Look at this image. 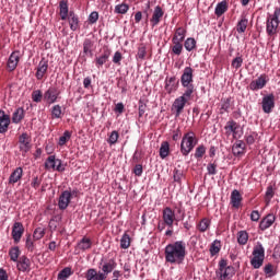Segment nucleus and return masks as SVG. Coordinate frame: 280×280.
<instances>
[{
  "mask_svg": "<svg viewBox=\"0 0 280 280\" xmlns=\"http://www.w3.org/2000/svg\"><path fill=\"white\" fill-rule=\"evenodd\" d=\"M187 257V243L185 241H175L164 248V259L166 264L180 266Z\"/></svg>",
  "mask_w": 280,
  "mask_h": 280,
  "instance_id": "f257e3e1",
  "label": "nucleus"
},
{
  "mask_svg": "<svg viewBox=\"0 0 280 280\" xmlns=\"http://www.w3.org/2000/svg\"><path fill=\"white\" fill-rule=\"evenodd\" d=\"M198 145V138L194 131L186 132L180 142V152L183 156H189L190 152Z\"/></svg>",
  "mask_w": 280,
  "mask_h": 280,
  "instance_id": "f03ea898",
  "label": "nucleus"
},
{
  "mask_svg": "<svg viewBox=\"0 0 280 280\" xmlns=\"http://www.w3.org/2000/svg\"><path fill=\"white\" fill-rule=\"evenodd\" d=\"M280 23V8H276L273 14L267 16L266 32L267 36H277Z\"/></svg>",
  "mask_w": 280,
  "mask_h": 280,
  "instance_id": "7ed1b4c3",
  "label": "nucleus"
},
{
  "mask_svg": "<svg viewBox=\"0 0 280 280\" xmlns=\"http://www.w3.org/2000/svg\"><path fill=\"white\" fill-rule=\"evenodd\" d=\"M252 255L250 266H253L255 270H258V268L264 266V259H266V249L264 248V245L258 242L254 246Z\"/></svg>",
  "mask_w": 280,
  "mask_h": 280,
  "instance_id": "20e7f679",
  "label": "nucleus"
},
{
  "mask_svg": "<svg viewBox=\"0 0 280 280\" xmlns=\"http://www.w3.org/2000/svg\"><path fill=\"white\" fill-rule=\"evenodd\" d=\"M215 275L219 280H230L235 276V268L233 266H229L226 259H221Z\"/></svg>",
  "mask_w": 280,
  "mask_h": 280,
  "instance_id": "39448f33",
  "label": "nucleus"
},
{
  "mask_svg": "<svg viewBox=\"0 0 280 280\" xmlns=\"http://www.w3.org/2000/svg\"><path fill=\"white\" fill-rule=\"evenodd\" d=\"M192 95L194 94H191L190 92H184L183 95L175 98L172 105V110L175 112V117H180L183 110H185V106H187V102L191 100Z\"/></svg>",
  "mask_w": 280,
  "mask_h": 280,
  "instance_id": "423d86ee",
  "label": "nucleus"
},
{
  "mask_svg": "<svg viewBox=\"0 0 280 280\" xmlns=\"http://www.w3.org/2000/svg\"><path fill=\"white\" fill-rule=\"evenodd\" d=\"M180 84L185 90V92H190L194 94V69L191 67H186L180 77Z\"/></svg>",
  "mask_w": 280,
  "mask_h": 280,
  "instance_id": "0eeeda50",
  "label": "nucleus"
},
{
  "mask_svg": "<svg viewBox=\"0 0 280 280\" xmlns=\"http://www.w3.org/2000/svg\"><path fill=\"white\" fill-rule=\"evenodd\" d=\"M45 170L48 172H65V166L62 165V160L56 159V155H49L44 164Z\"/></svg>",
  "mask_w": 280,
  "mask_h": 280,
  "instance_id": "6e6552de",
  "label": "nucleus"
},
{
  "mask_svg": "<svg viewBox=\"0 0 280 280\" xmlns=\"http://www.w3.org/2000/svg\"><path fill=\"white\" fill-rule=\"evenodd\" d=\"M268 82H270L268 74L262 73L257 79L250 81L248 89L253 92L261 91V89H266V84H268Z\"/></svg>",
  "mask_w": 280,
  "mask_h": 280,
  "instance_id": "1a4fd4ad",
  "label": "nucleus"
},
{
  "mask_svg": "<svg viewBox=\"0 0 280 280\" xmlns=\"http://www.w3.org/2000/svg\"><path fill=\"white\" fill-rule=\"evenodd\" d=\"M19 149L23 156H25L27 152L32 150V138L30 135H27V132H23L19 137Z\"/></svg>",
  "mask_w": 280,
  "mask_h": 280,
  "instance_id": "9d476101",
  "label": "nucleus"
},
{
  "mask_svg": "<svg viewBox=\"0 0 280 280\" xmlns=\"http://www.w3.org/2000/svg\"><path fill=\"white\" fill-rule=\"evenodd\" d=\"M75 194H78L75 190H65L61 192L58 200V207L61 211H65V209L69 207V205L71 203V199L73 198V196H75Z\"/></svg>",
  "mask_w": 280,
  "mask_h": 280,
  "instance_id": "9b49d317",
  "label": "nucleus"
},
{
  "mask_svg": "<svg viewBox=\"0 0 280 280\" xmlns=\"http://www.w3.org/2000/svg\"><path fill=\"white\" fill-rule=\"evenodd\" d=\"M162 220L168 229H174V220H176V212L172 208L166 207L162 211Z\"/></svg>",
  "mask_w": 280,
  "mask_h": 280,
  "instance_id": "f8f14e48",
  "label": "nucleus"
},
{
  "mask_svg": "<svg viewBox=\"0 0 280 280\" xmlns=\"http://www.w3.org/2000/svg\"><path fill=\"white\" fill-rule=\"evenodd\" d=\"M164 89L168 95H172V93H176L178 91V86L180 84V81L176 79V77H166L164 81Z\"/></svg>",
  "mask_w": 280,
  "mask_h": 280,
  "instance_id": "ddd939ff",
  "label": "nucleus"
},
{
  "mask_svg": "<svg viewBox=\"0 0 280 280\" xmlns=\"http://www.w3.org/2000/svg\"><path fill=\"white\" fill-rule=\"evenodd\" d=\"M110 54H113L110 48L104 47L101 55L95 57V60H94L95 67L97 69H102L104 67V65H106L108 59L110 58Z\"/></svg>",
  "mask_w": 280,
  "mask_h": 280,
  "instance_id": "4468645a",
  "label": "nucleus"
},
{
  "mask_svg": "<svg viewBox=\"0 0 280 280\" xmlns=\"http://www.w3.org/2000/svg\"><path fill=\"white\" fill-rule=\"evenodd\" d=\"M262 112L270 115L275 109V94H267L262 97L261 102Z\"/></svg>",
  "mask_w": 280,
  "mask_h": 280,
  "instance_id": "2eb2a0df",
  "label": "nucleus"
},
{
  "mask_svg": "<svg viewBox=\"0 0 280 280\" xmlns=\"http://www.w3.org/2000/svg\"><path fill=\"white\" fill-rule=\"evenodd\" d=\"M58 97H60V91H58L57 88L54 86H50L44 93V101H46L47 104H56V102H58Z\"/></svg>",
  "mask_w": 280,
  "mask_h": 280,
  "instance_id": "dca6fc26",
  "label": "nucleus"
},
{
  "mask_svg": "<svg viewBox=\"0 0 280 280\" xmlns=\"http://www.w3.org/2000/svg\"><path fill=\"white\" fill-rule=\"evenodd\" d=\"M164 14L165 12L163 11V8H161V5H156L154 8L152 16L150 19V25L152 30H154V27H156V25L161 23V19H163Z\"/></svg>",
  "mask_w": 280,
  "mask_h": 280,
  "instance_id": "f3484780",
  "label": "nucleus"
},
{
  "mask_svg": "<svg viewBox=\"0 0 280 280\" xmlns=\"http://www.w3.org/2000/svg\"><path fill=\"white\" fill-rule=\"evenodd\" d=\"M15 262L20 272H30L32 270V260L27 256H21Z\"/></svg>",
  "mask_w": 280,
  "mask_h": 280,
  "instance_id": "a211bd4d",
  "label": "nucleus"
},
{
  "mask_svg": "<svg viewBox=\"0 0 280 280\" xmlns=\"http://www.w3.org/2000/svg\"><path fill=\"white\" fill-rule=\"evenodd\" d=\"M23 233H25V228H23V223L15 222L13 224L12 232H11V235L15 244H19V242H21V237H23Z\"/></svg>",
  "mask_w": 280,
  "mask_h": 280,
  "instance_id": "6ab92c4d",
  "label": "nucleus"
},
{
  "mask_svg": "<svg viewBox=\"0 0 280 280\" xmlns=\"http://www.w3.org/2000/svg\"><path fill=\"white\" fill-rule=\"evenodd\" d=\"M232 154L234 156H244L246 154V143L243 140H236L232 145Z\"/></svg>",
  "mask_w": 280,
  "mask_h": 280,
  "instance_id": "aec40b11",
  "label": "nucleus"
},
{
  "mask_svg": "<svg viewBox=\"0 0 280 280\" xmlns=\"http://www.w3.org/2000/svg\"><path fill=\"white\" fill-rule=\"evenodd\" d=\"M47 69H49V61L43 58L37 66L35 78L37 80H43V78H45V73H47Z\"/></svg>",
  "mask_w": 280,
  "mask_h": 280,
  "instance_id": "412c9836",
  "label": "nucleus"
},
{
  "mask_svg": "<svg viewBox=\"0 0 280 280\" xmlns=\"http://www.w3.org/2000/svg\"><path fill=\"white\" fill-rule=\"evenodd\" d=\"M10 128V115L0 109V135H5Z\"/></svg>",
  "mask_w": 280,
  "mask_h": 280,
  "instance_id": "4be33fe9",
  "label": "nucleus"
},
{
  "mask_svg": "<svg viewBox=\"0 0 280 280\" xmlns=\"http://www.w3.org/2000/svg\"><path fill=\"white\" fill-rule=\"evenodd\" d=\"M242 194L240 192V190L234 189L231 192V197H230V205L233 207V209H240V207H242Z\"/></svg>",
  "mask_w": 280,
  "mask_h": 280,
  "instance_id": "5701e85b",
  "label": "nucleus"
},
{
  "mask_svg": "<svg viewBox=\"0 0 280 280\" xmlns=\"http://www.w3.org/2000/svg\"><path fill=\"white\" fill-rule=\"evenodd\" d=\"M21 60V52L20 51H13L8 60V69L9 71H14L16 67H19V61Z\"/></svg>",
  "mask_w": 280,
  "mask_h": 280,
  "instance_id": "b1692460",
  "label": "nucleus"
},
{
  "mask_svg": "<svg viewBox=\"0 0 280 280\" xmlns=\"http://www.w3.org/2000/svg\"><path fill=\"white\" fill-rule=\"evenodd\" d=\"M86 280H106V276L102 275V271H97L95 268H90L85 272Z\"/></svg>",
  "mask_w": 280,
  "mask_h": 280,
  "instance_id": "393cba45",
  "label": "nucleus"
},
{
  "mask_svg": "<svg viewBox=\"0 0 280 280\" xmlns=\"http://www.w3.org/2000/svg\"><path fill=\"white\" fill-rule=\"evenodd\" d=\"M68 22L72 32L80 30V18L73 11L69 12Z\"/></svg>",
  "mask_w": 280,
  "mask_h": 280,
  "instance_id": "a878e982",
  "label": "nucleus"
},
{
  "mask_svg": "<svg viewBox=\"0 0 280 280\" xmlns=\"http://www.w3.org/2000/svg\"><path fill=\"white\" fill-rule=\"evenodd\" d=\"M275 220H277L275 214L266 215L259 223L260 231H267V229H270V226L275 224Z\"/></svg>",
  "mask_w": 280,
  "mask_h": 280,
  "instance_id": "bb28decb",
  "label": "nucleus"
},
{
  "mask_svg": "<svg viewBox=\"0 0 280 280\" xmlns=\"http://www.w3.org/2000/svg\"><path fill=\"white\" fill-rule=\"evenodd\" d=\"M23 178V167H16L9 176V185H16Z\"/></svg>",
  "mask_w": 280,
  "mask_h": 280,
  "instance_id": "cd10ccee",
  "label": "nucleus"
},
{
  "mask_svg": "<svg viewBox=\"0 0 280 280\" xmlns=\"http://www.w3.org/2000/svg\"><path fill=\"white\" fill-rule=\"evenodd\" d=\"M115 268H117V261H115V259H109L103 265L102 275L105 276V280L108 278V275L115 270Z\"/></svg>",
  "mask_w": 280,
  "mask_h": 280,
  "instance_id": "c85d7f7f",
  "label": "nucleus"
},
{
  "mask_svg": "<svg viewBox=\"0 0 280 280\" xmlns=\"http://www.w3.org/2000/svg\"><path fill=\"white\" fill-rule=\"evenodd\" d=\"M93 247V241L91 238L84 236L82 240H80L77 244V250H82L83 253L85 250H90V248Z\"/></svg>",
  "mask_w": 280,
  "mask_h": 280,
  "instance_id": "c756f323",
  "label": "nucleus"
},
{
  "mask_svg": "<svg viewBox=\"0 0 280 280\" xmlns=\"http://www.w3.org/2000/svg\"><path fill=\"white\" fill-rule=\"evenodd\" d=\"M12 124H21L25 119V109L23 107H18L12 115Z\"/></svg>",
  "mask_w": 280,
  "mask_h": 280,
  "instance_id": "7c9ffc66",
  "label": "nucleus"
},
{
  "mask_svg": "<svg viewBox=\"0 0 280 280\" xmlns=\"http://www.w3.org/2000/svg\"><path fill=\"white\" fill-rule=\"evenodd\" d=\"M187 36V30L184 27H177L175 34L173 35L172 42L183 43Z\"/></svg>",
  "mask_w": 280,
  "mask_h": 280,
  "instance_id": "2f4dec72",
  "label": "nucleus"
},
{
  "mask_svg": "<svg viewBox=\"0 0 280 280\" xmlns=\"http://www.w3.org/2000/svg\"><path fill=\"white\" fill-rule=\"evenodd\" d=\"M229 10V2L226 0H223L219 2L214 9V14L217 16H222L226 11Z\"/></svg>",
  "mask_w": 280,
  "mask_h": 280,
  "instance_id": "473e14b6",
  "label": "nucleus"
},
{
  "mask_svg": "<svg viewBox=\"0 0 280 280\" xmlns=\"http://www.w3.org/2000/svg\"><path fill=\"white\" fill-rule=\"evenodd\" d=\"M59 10H60L61 21H67L69 16V4L67 3V1L65 0L60 1Z\"/></svg>",
  "mask_w": 280,
  "mask_h": 280,
  "instance_id": "72a5a7b5",
  "label": "nucleus"
},
{
  "mask_svg": "<svg viewBox=\"0 0 280 280\" xmlns=\"http://www.w3.org/2000/svg\"><path fill=\"white\" fill-rule=\"evenodd\" d=\"M209 226H211V220H209L208 218L201 219L199 224H197L199 233H207Z\"/></svg>",
  "mask_w": 280,
  "mask_h": 280,
  "instance_id": "f704fd0d",
  "label": "nucleus"
},
{
  "mask_svg": "<svg viewBox=\"0 0 280 280\" xmlns=\"http://www.w3.org/2000/svg\"><path fill=\"white\" fill-rule=\"evenodd\" d=\"M9 257L11 261H19V257H21V249L19 248V246H14L9 249Z\"/></svg>",
  "mask_w": 280,
  "mask_h": 280,
  "instance_id": "c9c22d12",
  "label": "nucleus"
},
{
  "mask_svg": "<svg viewBox=\"0 0 280 280\" xmlns=\"http://www.w3.org/2000/svg\"><path fill=\"white\" fill-rule=\"evenodd\" d=\"M183 178H185V173L178 168H175L173 171V180L174 183H176L177 185H183Z\"/></svg>",
  "mask_w": 280,
  "mask_h": 280,
  "instance_id": "e433bc0d",
  "label": "nucleus"
},
{
  "mask_svg": "<svg viewBox=\"0 0 280 280\" xmlns=\"http://www.w3.org/2000/svg\"><path fill=\"white\" fill-rule=\"evenodd\" d=\"M222 249V243L218 240L213 241L211 246H210V255L211 257H215Z\"/></svg>",
  "mask_w": 280,
  "mask_h": 280,
  "instance_id": "4c0bfd02",
  "label": "nucleus"
},
{
  "mask_svg": "<svg viewBox=\"0 0 280 280\" xmlns=\"http://www.w3.org/2000/svg\"><path fill=\"white\" fill-rule=\"evenodd\" d=\"M167 156H170V142L164 141L160 147V158L167 159Z\"/></svg>",
  "mask_w": 280,
  "mask_h": 280,
  "instance_id": "58836bf2",
  "label": "nucleus"
},
{
  "mask_svg": "<svg viewBox=\"0 0 280 280\" xmlns=\"http://www.w3.org/2000/svg\"><path fill=\"white\" fill-rule=\"evenodd\" d=\"M83 54L93 56V42L90 38H86L83 42Z\"/></svg>",
  "mask_w": 280,
  "mask_h": 280,
  "instance_id": "ea45409f",
  "label": "nucleus"
},
{
  "mask_svg": "<svg viewBox=\"0 0 280 280\" xmlns=\"http://www.w3.org/2000/svg\"><path fill=\"white\" fill-rule=\"evenodd\" d=\"M198 43L196 42V38L194 37H188L186 38V40L184 42V47L186 49V51H194V49H196V45Z\"/></svg>",
  "mask_w": 280,
  "mask_h": 280,
  "instance_id": "a19ab883",
  "label": "nucleus"
},
{
  "mask_svg": "<svg viewBox=\"0 0 280 280\" xmlns=\"http://www.w3.org/2000/svg\"><path fill=\"white\" fill-rule=\"evenodd\" d=\"M237 243L240 246H246V244H248V232L240 231L237 233Z\"/></svg>",
  "mask_w": 280,
  "mask_h": 280,
  "instance_id": "79ce46f5",
  "label": "nucleus"
},
{
  "mask_svg": "<svg viewBox=\"0 0 280 280\" xmlns=\"http://www.w3.org/2000/svg\"><path fill=\"white\" fill-rule=\"evenodd\" d=\"M50 113L51 119H62V107L60 105H54Z\"/></svg>",
  "mask_w": 280,
  "mask_h": 280,
  "instance_id": "37998d69",
  "label": "nucleus"
},
{
  "mask_svg": "<svg viewBox=\"0 0 280 280\" xmlns=\"http://www.w3.org/2000/svg\"><path fill=\"white\" fill-rule=\"evenodd\" d=\"M246 27H248V19L242 18L236 25V32L238 34H244V32H246Z\"/></svg>",
  "mask_w": 280,
  "mask_h": 280,
  "instance_id": "c03bdc74",
  "label": "nucleus"
},
{
  "mask_svg": "<svg viewBox=\"0 0 280 280\" xmlns=\"http://www.w3.org/2000/svg\"><path fill=\"white\" fill-rule=\"evenodd\" d=\"M71 275H73V271H71L70 267H66L63 268L57 276L58 280H68L69 277H71Z\"/></svg>",
  "mask_w": 280,
  "mask_h": 280,
  "instance_id": "a18cd8bd",
  "label": "nucleus"
},
{
  "mask_svg": "<svg viewBox=\"0 0 280 280\" xmlns=\"http://www.w3.org/2000/svg\"><path fill=\"white\" fill-rule=\"evenodd\" d=\"M257 139H259V133L256 131H250L249 133L245 135V141L247 145H253Z\"/></svg>",
  "mask_w": 280,
  "mask_h": 280,
  "instance_id": "49530a36",
  "label": "nucleus"
},
{
  "mask_svg": "<svg viewBox=\"0 0 280 280\" xmlns=\"http://www.w3.org/2000/svg\"><path fill=\"white\" fill-rule=\"evenodd\" d=\"M173 46H172V54H174V56H180V54H183V43L180 42H172Z\"/></svg>",
  "mask_w": 280,
  "mask_h": 280,
  "instance_id": "de8ad7c7",
  "label": "nucleus"
},
{
  "mask_svg": "<svg viewBox=\"0 0 280 280\" xmlns=\"http://www.w3.org/2000/svg\"><path fill=\"white\" fill-rule=\"evenodd\" d=\"M71 140V131L66 130L63 135L59 138L58 145H66L68 141Z\"/></svg>",
  "mask_w": 280,
  "mask_h": 280,
  "instance_id": "09e8293b",
  "label": "nucleus"
},
{
  "mask_svg": "<svg viewBox=\"0 0 280 280\" xmlns=\"http://www.w3.org/2000/svg\"><path fill=\"white\" fill-rule=\"evenodd\" d=\"M207 154V147L205 144H200L195 150V159H202Z\"/></svg>",
  "mask_w": 280,
  "mask_h": 280,
  "instance_id": "8fccbe9b",
  "label": "nucleus"
},
{
  "mask_svg": "<svg viewBox=\"0 0 280 280\" xmlns=\"http://www.w3.org/2000/svg\"><path fill=\"white\" fill-rule=\"evenodd\" d=\"M120 248H130V235L128 233H125L120 238Z\"/></svg>",
  "mask_w": 280,
  "mask_h": 280,
  "instance_id": "3c124183",
  "label": "nucleus"
},
{
  "mask_svg": "<svg viewBox=\"0 0 280 280\" xmlns=\"http://www.w3.org/2000/svg\"><path fill=\"white\" fill-rule=\"evenodd\" d=\"M130 10V7L127 3L117 4L115 7L116 14H126Z\"/></svg>",
  "mask_w": 280,
  "mask_h": 280,
  "instance_id": "603ef678",
  "label": "nucleus"
},
{
  "mask_svg": "<svg viewBox=\"0 0 280 280\" xmlns=\"http://www.w3.org/2000/svg\"><path fill=\"white\" fill-rule=\"evenodd\" d=\"M117 141H119V132H117V130H114L110 132L107 143H109V145H115Z\"/></svg>",
  "mask_w": 280,
  "mask_h": 280,
  "instance_id": "864d4df0",
  "label": "nucleus"
},
{
  "mask_svg": "<svg viewBox=\"0 0 280 280\" xmlns=\"http://www.w3.org/2000/svg\"><path fill=\"white\" fill-rule=\"evenodd\" d=\"M32 100L36 104H39V102H43V92L40 90H35L32 93Z\"/></svg>",
  "mask_w": 280,
  "mask_h": 280,
  "instance_id": "5fc2aeb1",
  "label": "nucleus"
},
{
  "mask_svg": "<svg viewBox=\"0 0 280 280\" xmlns=\"http://www.w3.org/2000/svg\"><path fill=\"white\" fill-rule=\"evenodd\" d=\"M207 172L209 176H215L218 174V164L217 163H209L207 165Z\"/></svg>",
  "mask_w": 280,
  "mask_h": 280,
  "instance_id": "6e6d98bb",
  "label": "nucleus"
},
{
  "mask_svg": "<svg viewBox=\"0 0 280 280\" xmlns=\"http://www.w3.org/2000/svg\"><path fill=\"white\" fill-rule=\"evenodd\" d=\"M225 130L228 132H233L235 133L237 131V122H235L234 120H230L226 122V126H225Z\"/></svg>",
  "mask_w": 280,
  "mask_h": 280,
  "instance_id": "4d7b16f0",
  "label": "nucleus"
},
{
  "mask_svg": "<svg viewBox=\"0 0 280 280\" xmlns=\"http://www.w3.org/2000/svg\"><path fill=\"white\" fill-rule=\"evenodd\" d=\"M264 272L269 278L275 277L276 272H275V267L272 266V264L266 265L264 268Z\"/></svg>",
  "mask_w": 280,
  "mask_h": 280,
  "instance_id": "13d9d810",
  "label": "nucleus"
},
{
  "mask_svg": "<svg viewBox=\"0 0 280 280\" xmlns=\"http://www.w3.org/2000/svg\"><path fill=\"white\" fill-rule=\"evenodd\" d=\"M34 240H43L45 237V229L43 228H36L33 233Z\"/></svg>",
  "mask_w": 280,
  "mask_h": 280,
  "instance_id": "bf43d9fd",
  "label": "nucleus"
},
{
  "mask_svg": "<svg viewBox=\"0 0 280 280\" xmlns=\"http://www.w3.org/2000/svg\"><path fill=\"white\" fill-rule=\"evenodd\" d=\"M229 108H231V98H225L221 101V113H229Z\"/></svg>",
  "mask_w": 280,
  "mask_h": 280,
  "instance_id": "052dcab7",
  "label": "nucleus"
},
{
  "mask_svg": "<svg viewBox=\"0 0 280 280\" xmlns=\"http://www.w3.org/2000/svg\"><path fill=\"white\" fill-rule=\"evenodd\" d=\"M25 248L27 249L28 253H34V241H32V235H28L26 237V242H25Z\"/></svg>",
  "mask_w": 280,
  "mask_h": 280,
  "instance_id": "680f3d73",
  "label": "nucleus"
},
{
  "mask_svg": "<svg viewBox=\"0 0 280 280\" xmlns=\"http://www.w3.org/2000/svg\"><path fill=\"white\" fill-rule=\"evenodd\" d=\"M98 20H100V13H97V11H93L92 13H90L88 18L90 25H95V22Z\"/></svg>",
  "mask_w": 280,
  "mask_h": 280,
  "instance_id": "e2e57ef3",
  "label": "nucleus"
},
{
  "mask_svg": "<svg viewBox=\"0 0 280 280\" xmlns=\"http://www.w3.org/2000/svg\"><path fill=\"white\" fill-rule=\"evenodd\" d=\"M232 67L233 69H240L242 67V65H244V59L242 57H235L232 60Z\"/></svg>",
  "mask_w": 280,
  "mask_h": 280,
  "instance_id": "0e129e2a",
  "label": "nucleus"
},
{
  "mask_svg": "<svg viewBox=\"0 0 280 280\" xmlns=\"http://www.w3.org/2000/svg\"><path fill=\"white\" fill-rule=\"evenodd\" d=\"M145 54H148V50H147L145 46L141 45L138 48L137 58H139V60H144Z\"/></svg>",
  "mask_w": 280,
  "mask_h": 280,
  "instance_id": "69168bd1",
  "label": "nucleus"
},
{
  "mask_svg": "<svg viewBox=\"0 0 280 280\" xmlns=\"http://www.w3.org/2000/svg\"><path fill=\"white\" fill-rule=\"evenodd\" d=\"M265 198H266L267 203L270 202L272 200V198H275V189L272 188V186H269L267 188Z\"/></svg>",
  "mask_w": 280,
  "mask_h": 280,
  "instance_id": "338daca9",
  "label": "nucleus"
},
{
  "mask_svg": "<svg viewBox=\"0 0 280 280\" xmlns=\"http://www.w3.org/2000/svg\"><path fill=\"white\" fill-rule=\"evenodd\" d=\"M124 59V56L119 52V51H116L113 56V62L114 65H121V60Z\"/></svg>",
  "mask_w": 280,
  "mask_h": 280,
  "instance_id": "774afa93",
  "label": "nucleus"
}]
</instances>
